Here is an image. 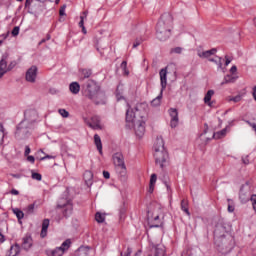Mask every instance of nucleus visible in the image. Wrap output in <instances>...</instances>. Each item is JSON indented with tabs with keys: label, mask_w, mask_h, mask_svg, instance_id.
Segmentation results:
<instances>
[{
	"label": "nucleus",
	"mask_w": 256,
	"mask_h": 256,
	"mask_svg": "<svg viewBox=\"0 0 256 256\" xmlns=\"http://www.w3.org/2000/svg\"><path fill=\"white\" fill-rule=\"evenodd\" d=\"M147 103L137 104L134 110H127L126 121L132 123L137 137L145 135V117H147Z\"/></svg>",
	"instance_id": "nucleus-1"
},
{
	"label": "nucleus",
	"mask_w": 256,
	"mask_h": 256,
	"mask_svg": "<svg viewBox=\"0 0 256 256\" xmlns=\"http://www.w3.org/2000/svg\"><path fill=\"white\" fill-rule=\"evenodd\" d=\"M27 161H29V163H35V157L34 156H28Z\"/></svg>",
	"instance_id": "nucleus-53"
},
{
	"label": "nucleus",
	"mask_w": 256,
	"mask_h": 256,
	"mask_svg": "<svg viewBox=\"0 0 256 256\" xmlns=\"http://www.w3.org/2000/svg\"><path fill=\"white\" fill-rule=\"evenodd\" d=\"M32 179H34L36 181H41V179H43V176H41L40 173L32 172Z\"/></svg>",
	"instance_id": "nucleus-40"
},
{
	"label": "nucleus",
	"mask_w": 256,
	"mask_h": 256,
	"mask_svg": "<svg viewBox=\"0 0 256 256\" xmlns=\"http://www.w3.org/2000/svg\"><path fill=\"white\" fill-rule=\"evenodd\" d=\"M79 27H85V17L80 16Z\"/></svg>",
	"instance_id": "nucleus-47"
},
{
	"label": "nucleus",
	"mask_w": 256,
	"mask_h": 256,
	"mask_svg": "<svg viewBox=\"0 0 256 256\" xmlns=\"http://www.w3.org/2000/svg\"><path fill=\"white\" fill-rule=\"evenodd\" d=\"M69 90L71 93H73V95H77L79 91H81V85H79L77 82H72L69 85Z\"/></svg>",
	"instance_id": "nucleus-24"
},
{
	"label": "nucleus",
	"mask_w": 256,
	"mask_h": 256,
	"mask_svg": "<svg viewBox=\"0 0 256 256\" xmlns=\"http://www.w3.org/2000/svg\"><path fill=\"white\" fill-rule=\"evenodd\" d=\"M84 121L91 127V129H102L101 118H99V116H93L91 121H88L87 118H85Z\"/></svg>",
	"instance_id": "nucleus-13"
},
{
	"label": "nucleus",
	"mask_w": 256,
	"mask_h": 256,
	"mask_svg": "<svg viewBox=\"0 0 256 256\" xmlns=\"http://www.w3.org/2000/svg\"><path fill=\"white\" fill-rule=\"evenodd\" d=\"M154 221H159V216H155Z\"/></svg>",
	"instance_id": "nucleus-62"
},
{
	"label": "nucleus",
	"mask_w": 256,
	"mask_h": 256,
	"mask_svg": "<svg viewBox=\"0 0 256 256\" xmlns=\"http://www.w3.org/2000/svg\"><path fill=\"white\" fill-rule=\"evenodd\" d=\"M87 15H89V11H84L82 17H84V19H87Z\"/></svg>",
	"instance_id": "nucleus-59"
},
{
	"label": "nucleus",
	"mask_w": 256,
	"mask_h": 256,
	"mask_svg": "<svg viewBox=\"0 0 256 256\" xmlns=\"http://www.w3.org/2000/svg\"><path fill=\"white\" fill-rule=\"evenodd\" d=\"M24 120L26 122V125H33L35 121L39 118V115L37 114L36 110H27L24 114Z\"/></svg>",
	"instance_id": "nucleus-10"
},
{
	"label": "nucleus",
	"mask_w": 256,
	"mask_h": 256,
	"mask_svg": "<svg viewBox=\"0 0 256 256\" xmlns=\"http://www.w3.org/2000/svg\"><path fill=\"white\" fill-rule=\"evenodd\" d=\"M3 241H5V236H3V234L0 233V243H3Z\"/></svg>",
	"instance_id": "nucleus-60"
},
{
	"label": "nucleus",
	"mask_w": 256,
	"mask_h": 256,
	"mask_svg": "<svg viewBox=\"0 0 256 256\" xmlns=\"http://www.w3.org/2000/svg\"><path fill=\"white\" fill-rule=\"evenodd\" d=\"M59 115H61V117H63L64 119H67V117H69V111L65 110V109H59L58 110Z\"/></svg>",
	"instance_id": "nucleus-38"
},
{
	"label": "nucleus",
	"mask_w": 256,
	"mask_h": 256,
	"mask_svg": "<svg viewBox=\"0 0 256 256\" xmlns=\"http://www.w3.org/2000/svg\"><path fill=\"white\" fill-rule=\"evenodd\" d=\"M95 220L97 221V223H104L105 222V214L97 212L95 215Z\"/></svg>",
	"instance_id": "nucleus-32"
},
{
	"label": "nucleus",
	"mask_w": 256,
	"mask_h": 256,
	"mask_svg": "<svg viewBox=\"0 0 256 256\" xmlns=\"http://www.w3.org/2000/svg\"><path fill=\"white\" fill-rule=\"evenodd\" d=\"M65 9H67V5H63L60 8L59 15H61L62 17H63V15H65Z\"/></svg>",
	"instance_id": "nucleus-46"
},
{
	"label": "nucleus",
	"mask_w": 256,
	"mask_h": 256,
	"mask_svg": "<svg viewBox=\"0 0 256 256\" xmlns=\"http://www.w3.org/2000/svg\"><path fill=\"white\" fill-rule=\"evenodd\" d=\"M160 75V83H161V90L165 91L167 89V68H163L159 72Z\"/></svg>",
	"instance_id": "nucleus-14"
},
{
	"label": "nucleus",
	"mask_w": 256,
	"mask_h": 256,
	"mask_svg": "<svg viewBox=\"0 0 256 256\" xmlns=\"http://www.w3.org/2000/svg\"><path fill=\"white\" fill-rule=\"evenodd\" d=\"M3 139H5V127L0 124V146L3 145Z\"/></svg>",
	"instance_id": "nucleus-34"
},
{
	"label": "nucleus",
	"mask_w": 256,
	"mask_h": 256,
	"mask_svg": "<svg viewBox=\"0 0 256 256\" xmlns=\"http://www.w3.org/2000/svg\"><path fill=\"white\" fill-rule=\"evenodd\" d=\"M103 177L104 179H110L111 174L108 171H103Z\"/></svg>",
	"instance_id": "nucleus-51"
},
{
	"label": "nucleus",
	"mask_w": 256,
	"mask_h": 256,
	"mask_svg": "<svg viewBox=\"0 0 256 256\" xmlns=\"http://www.w3.org/2000/svg\"><path fill=\"white\" fill-rule=\"evenodd\" d=\"M13 37H17L19 35V26H15L12 30Z\"/></svg>",
	"instance_id": "nucleus-45"
},
{
	"label": "nucleus",
	"mask_w": 256,
	"mask_h": 256,
	"mask_svg": "<svg viewBox=\"0 0 256 256\" xmlns=\"http://www.w3.org/2000/svg\"><path fill=\"white\" fill-rule=\"evenodd\" d=\"M208 61H210L211 63H216L219 69L223 67V58L221 57L216 56V59L209 58Z\"/></svg>",
	"instance_id": "nucleus-31"
},
{
	"label": "nucleus",
	"mask_w": 256,
	"mask_h": 256,
	"mask_svg": "<svg viewBox=\"0 0 256 256\" xmlns=\"http://www.w3.org/2000/svg\"><path fill=\"white\" fill-rule=\"evenodd\" d=\"M163 150H165V142L163 141V137L158 136L154 144V151H163Z\"/></svg>",
	"instance_id": "nucleus-17"
},
{
	"label": "nucleus",
	"mask_w": 256,
	"mask_h": 256,
	"mask_svg": "<svg viewBox=\"0 0 256 256\" xmlns=\"http://www.w3.org/2000/svg\"><path fill=\"white\" fill-rule=\"evenodd\" d=\"M235 81H237V76L228 74L224 77V81L221 82V85H227V83H235Z\"/></svg>",
	"instance_id": "nucleus-28"
},
{
	"label": "nucleus",
	"mask_w": 256,
	"mask_h": 256,
	"mask_svg": "<svg viewBox=\"0 0 256 256\" xmlns=\"http://www.w3.org/2000/svg\"><path fill=\"white\" fill-rule=\"evenodd\" d=\"M121 69H123L125 75H129V70H127V61L121 63Z\"/></svg>",
	"instance_id": "nucleus-41"
},
{
	"label": "nucleus",
	"mask_w": 256,
	"mask_h": 256,
	"mask_svg": "<svg viewBox=\"0 0 256 256\" xmlns=\"http://www.w3.org/2000/svg\"><path fill=\"white\" fill-rule=\"evenodd\" d=\"M161 99H163V90H161L160 94L151 101V106L159 107V105H161Z\"/></svg>",
	"instance_id": "nucleus-25"
},
{
	"label": "nucleus",
	"mask_w": 256,
	"mask_h": 256,
	"mask_svg": "<svg viewBox=\"0 0 256 256\" xmlns=\"http://www.w3.org/2000/svg\"><path fill=\"white\" fill-rule=\"evenodd\" d=\"M33 3V0H26L25 1V8L29 9L31 7V4Z\"/></svg>",
	"instance_id": "nucleus-49"
},
{
	"label": "nucleus",
	"mask_w": 256,
	"mask_h": 256,
	"mask_svg": "<svg viewBox=\"0 0 256 256\" xmlns=\"http://www.w3.org/2000/svg\"><path fill=\"white\" fill-rule=\"evenodd\" d=\"M252 95H253L254 100L256 101V86L253 87Z\"/></svg>",
	"instance_id": "nucleus-58"
},
{
	"label": "nucleus",
	"mask_w": 256,
	"mask_h": 256,
	"mask_svg": "<svg viewBox=\"0 0 256 256\" xmlns=\"http://www.w3.org/2000/svg\"><path fill=\"white\" fill-rule=\"evenodd\" d=\"M171 29H173V16L164 13L156 26V37L160 41H167L171 37Z\"/></svg>",
	"instance_id": "nucleus-2"
},
{
	"label": "nucleus",
	"mask_w": 256,
	"mask_h": 256,
	"mask_svg": "<svg viewBox=\"0 0 256 256\" xmlns=\"http://www.w3.org/2000/svg\"><path fill=\"white\" fill-rule=\"evenodd\" d=\"M214 240L220 253H229L231 251V242L225 237V234L219 236V230L214 231Z\"/></svg>",
	"instance_id": "nucleus-4"
},
{
	"label": "nucleus",
	"mask_w": 256,
	"mask_h": 256,
	"mask_svg": "<svg viewBox=\"0 0 256 256\" xmlns=\"http://www.w3.org/2000/svg\"><path fill=\"white\" fill-rule=\"evenodd\" d=\"M84 180L89 183L91 181H93V172L92 171H86L84 173Z\"/></svg>",
	"instance_id": "nucleus-33"
},
{
	"label": "nucleus",
	"mask_w": 256,
	"mask_h": 256,
	"mask_svg": "<svg viewBox=\"0 0 256 256\" xmlns=\"http://www.w3.org/2000/svg\"><path fill=\"white\" fill-rule=\"evenodd\" d=\"M230 73H232V75H234V73H237V66H232L230 69Z\"/></svg>",
	"instance_id": "nucleus-54"
},
{
	"label": "nucleus",
	"mask_w": 256,
	"mask_h": 256,
	"mask_svg": "<svg viewBox=\"0 0 256 256\" xmlns=\"http://www.w3.org/2000/svg\"><path fill=\"white\" fill-rule=\"evenodd\" d=\"M250 200L252 202V206H253L254 211H256V194L252 195Z\"/></svg>",
	"instance_id": "nucleus-44"
},
{
	"label": "nucleus",
	"mask_w": 256,
	"mask_h": 256,
	"mask_svg": "<svg viewBox=\"0 0 256 256\" xmlns=\"http://www.w3.org/2000/svg\"><path fill=\"white\" fill-rule=\"evenodd\" d=\"M154 159L156 165H159L163 169L169 159V154H167V150H154Z\"/></svg>",
	"instance_id": "nucleus-6"
},
{
	"label": "nucleus",
	"mask_w": 256,
	"mask_h": 256,
	"mask_svg": "<svg viewBox=\"0 0 256 256\" xmlns=\"http://www.w3.org/2000/svg\"><path fill=\"white\" fill-rule=\"evenodd\" d=\"M165 185H166L167 189L169 190L170 189L169 184L165 183Z\"/></svg>",
	"instance_id": "nucleus-63"
},
{
	"label": "nucleus",
	"mask_w": 256,
	"mask_h": 256,
	"mask_svg": "<svg viewBox=\"0 0 256 256\" xmlns=\"http://www.w3.org/2000/svg\"><path fill=\"white\" fill-rule=\"evenodd\" d=\"M49 229V219H44L42 222L41 237H47V230Z\"/></svg>",
	"instance_id": "nucleus-23"
},
{
	"label": "nucleus",
	"mask_w": 256,
	"mask_h": 256,
	"mask_svg": "<svg viewBox=\"0 0 256 256\" xmlns=\"http://www.w3.org/2000/svg\"><path fill=\"white\" fill-rule=\"evenodd\" d=\"M71 247V240H66L60 247H56L54 250H47L46 255L48 256H63L65 251H68Z\"/></svg>",
	"instance_id": "nucleus-5"
},
{
	"label": "nucleus",
	"mask_w": 256,
	"mask_h": 256,
	"mask_svg": "<svg viewBox=\"0 0 256 256\" xmlns=\"http://www.w3.org/2000/svg\"><path fill=\"white\" fill-rule=\"evenodd\" d=\"M254 25L256 26V18L254 19Z\"/></svg>",
	"instance_id": "nucleus-64"
},
{
	"label": "nucleus",
	"mask_w": 256,
	"mask_h": 256,
	"mask_svg": "<svg viewBox=\"0 0 256 256\" xmlns=\"http://www.w3.org/2000/svg\"><path fill=\"white\" fill-rule=\"evenodd\" d=\"M215 53H217V50L215 48H212L208 51H199L198 57H200L201 59H209V57H211V55H215Z\"/></svg>",
	"instance_id": "nucleus-18"
},
{
	"label": "nucleus",
	"mask_w": 256,
	"mask_h": 256,
	"mask_svg": "<svg viewBox=\"0 0 256 256\" xmlns=\"http://www.w3.org/2000/svg\"><path fill=\"white\" fill-rule=\"evenodd\" d=\"M113 163L117 169H120L122 173H125V159L123 158V154L117 152L113 155Z\"/></svg>",
	"instance_id": "nucleus-8"
},
{
	"label": "nucleus",
	"mask_w": 256,
	"mask_h": 256,
	"mask_svg": "<svg viewBox=\"0 0 256 256\" xmlns=\"http://www.w3.org/2000/svg\"><path fill=\"white\" fill-rule=\"evenodd\" d=\"M94 143L100 155H103V144L101 143V137L99 136V134L94 135Z\"/></svg>",
	"instance_id": "nucleus-21"
},
{
	"label": "nucleus",
	"mask_w": 256,
	"mask_h": 256,
	"mask_svg": "<svg viewBox=\"0 0 256 256\" xmlns=\"http://www.w3.org/2000/svg\"><path fill=\"white\" fill-rule=\"evenodd\" d=\"M169 115L171 117L170 126L172 129H175L179 125V112L175 108H170Z\"/></svg>",
	"instance_id": "nucleus-11"
},
{
	"label": "nucleus",
	"mask_w": 256,
	"mask_h": 256,
	"mask_svg": "<svg viewBox=\"0 0 256 256\" xmlns=\"http://www.w3.org/2000/svg\"><path fill=\"white\" fill-rule=\"evenodd\" d=\"M11 195H19V190H16V189H12L10 191Z\"/></svg>",
	"instance_id": "nucleus-57"
},
{
	"label": "nucleus",
	"mask_w": 256,
	"mask_h": 256,
	"mask_svg": "<svg viewBox=\"0 0 256 256\" xmlns=\"http://www.w3.org/2000/svg\"><path fill=\"white\" fill-rule=\"evenodd\" d=\"M239 199L242 204H245L249 201V192L245 191L243 187L240 189Z\"/></svg>",
	"instance_id": "nucleus-22"
},
{
	"label": "nucleus",
	"mask_w": 256,
	"mask_h": 256,
	"mask_svg": "<svg viewBox=\"0 0 256 256\" xmlns=\"http://www.w3.org/2000/svg\"><path fill=\"white\" fill-rule=\"evenodd\" d=\"M31 247H33V238H31V236H25L22 239V249L29 251Z\"/></svg>",
	"instance_id": "nucleus-15"
},
{
	"label": "nucleus",
	"mask_w": 256,
	"mask_h": 256,
	"mask_svg": "<svg viewBox=\"0 0 256 256\" xmlns=\"http://www.w3.org/2000/svg\"><path fill=\"white\" fill-rule=\"evenodd\" d=\"M225 59H226L225 65H226V67H227V65H229L232 60H231V58H229V56H225Z\"/></svg>",
	"instance_id": "nucleus-55"
},
{
	"label": "nucleus",
	"mask_w": 256,
	"mask_h": 256,
	"mask_svg": "<svg viewBox=\"0 0 256 256\" xmlns=\"http://www.w3.org/2000/svg\"><path fill=\"white\" fill-rule=\"evenodd\" d=\"M171 53H176V54H178V55H181V53H183V48H181V47L173 48V49L171 50Z\"/></svg>",
	"instance_id": "nucleus-42"
},
{
	"label": "nucleus",
	"mask_w": 256,
	"mask_h": 256,
	"mask_svg": "<svg viewBox=\"0 0 256 256\" xmlns=\"http://www.w3.org/2000/svg\"><path fill=\"white\" fill-rule=\"evenodd\" d=\"M26 212L28 215H33V213H35V202L27 206Z\"/></svg>",
	"instance_id": "nucleus-36"
},
{
	"label": "nucleus",
	"mask_w": 256,
	"mask_h": 256,
	"mask_svg": "<svg viewBox=\"0 0 256 256\" xmlns=\"http://www.w3.org/2000/svg\"><path fill=\"white\" fill-rule=\"evenodd\" d=\"M12 211H13L14 215H16L18 221H21V219H23V217H25V214L19 208H13Z\"/></svg>",
	"instance_id": "nucleus-30"
},
{
	"label": "nucleus",
	"mask_w": 256,
	"mask_h": 256,
	"mask_svg": "<svg viewBox=\"0 0 256 256\" xmlns=\"http://www.w3.org/2000/svg\"><path fill=\"white\" fill-rule=\"evenodd\" d=\"M30 127L26 121L19 123L15 132L16 139H26L27 135H29Z\"/></svg>",
	"instance_id": "nucleus-7"
},
{
	"label": "nucleus",
	"mask_w": 256,
	"mask_h": 256,
	"mask_svg": "<svg viewBox=\"0 0 256 256\" xmlns=\"http://www.w3.org/2000/svg\"><path fill=\"white\" fill-rule=\"evenodd\" d=\"M228 201V213H233L235 211V202L232 199H227Z\"/></svg>",
	"instance_id": "nucleus-35"
},
{
	"label": "nucleus",
	"mask_w": 256,
	"mask_h": 256,
	"mask_svg": "<svg viewBox=\"0 0 256 256\" xmlns=\"http://www.w3.org/2000/svg\"><path fill=\"white\" fill-rule=\"evenodd\" d=\"M37 80V66H32L26 71V81L35 83Z\"/></svg>",
	"instance_id": "nucleus-12"
},
{
	"label": "nucleus",
	"mask_w": 256,
	"mask_h": 256,
	"mask_svg": "<svg viewBox=\"0 0 256 256\" xmlns=\"http://www.w3.org/2000/svg\"><path fill=\"white\" fill-rule=\"evenodd\" d=\"M157 183V174H152L150 178V185H155Z\"/></svg>",
	"instance_id": "nucleus-43"
},
{
	"label": "nucleus",
	"mask_w": 256,
	"mask_h": 256,
	"mask_svg": "<svg viewBox=\"0 0 256 256\" xmlns=\"http://www.w3.org/2000/svg\"><path fill=\"white\" fill-rule=\"evenodd\" d=\"M243 99V96L241 95H237L235 97H228V101L231 102L233 101V103H239V101H241Z\"/></svg>",
	"instance_id": "nucleus-37"
},
{
	"label": "nucleus",
	"mask_w": 256,
	"mask_h": 256,
	"mask_svg": "<svg viewBox=\"0 0 256 256\" xmlns=\"http://www.w3.org/2000/svg\"><path fill=\"white\" fill-rule=\"evenodd\" d=\"M154 256H161L164 253L163 248H159V246H155V252Z\"/></svg>",
	"instance_id": "nucleus-39"
},
{
	"label": "nucleus",
	"mask_w": 256,
	"mask_h": 256,
	"mask_svg": "<svg viewBox=\"0 0 256 256\" xmlns=\"http://www.w3.org/2000/svg\"><path fill=\"white\" fill-rule=\"evenodd\" d=\"M29 153H31V148L29 146H26L24 152L25 157L29 156Z\"/></svg>",
	"instance_id": "nucleus-50"
},
{
	"label": "nucleus",
	"mask_w": 256,
	"mask_h": 256,
	"mask_svg": "<svg viewBox=\"0 0 256 256\" xmlns=\"http://www.w3.org/2000/svg\"><path fill=\"white\" fill-rule=\"evenodd\" d=\"M215 95V91L208 90L204 97V103L208 105V107H213V102H211V98Z\"/></svg>",
	"instance_id": "nucleus-19"
},
{
	"label": "nucleus",
	"mask_w": 256,
	"mask_h": 256,
	"mask_svg": "<svg viewBox=\"0 0 256 256\" xmlns=\"http://www.w3.org/2000/svg\"><path fill=\"white\" fill-rule=\"evenodd\" d=\"M142 41L137 39L134 44H133V49H137V47H139V45H141Z\"/></svg>",
	"instance_id": "nucleus-48"
},
{
	"label": "nucleus",
	"mask_w": 256,
	"mask_h": 256,
	"mask_svg": "<svg viewBox=\"0 0 256 256\" xmlns=\"http://www.w3.org/2000/svg\"><path fill=\"white\" fill-rule=\"evenodd\" d=\"M116 98H117V101H121V99H124V97H123V84H119L117 86Z\"/></svg>",
	"instance_id": "nucleus-29"
},
{
	"label": "nucleus",
	"mask_w": 256,
	"mask_h": 256,
	"mask_svg": "<svg viewBox=\"0 0 256 256\" xmlns=\"http://www.w3.org/2000/svg\"><path fill=\"white\" fill-rule=\"evenodd\" d=\"M229 133V126L213 134V139H223Z\"/></svg>",
	"instance_id": "nucleus-20"
},
{
	"label": "nucleus",
	"mask_w": 256,
	"mask_h": 256,
	"mask_svg": "<svg viewBox=\"0 0 256 256\" xmlns=\"http://www.w3.org/2000/svg\"><path fill=\"white\" fill-rule=\"evenodd\" d=\"M153 191H155V185L154 184H150V186H149V193H153Z\"/></svg>",
	"instance_id": "nucleus-56"
},
{
	"label": "nucleus",
	"mask_w": 256,
	"mask_h": 256,
	"mask_svg": "<svg viewBox=\"0 0 256 256\" xmlns=\"http://www.w3.org/2000/svg\"><path fill=\"white\" fill-rule=\"evenodd\" d=\"M83 33H87V30L85 29V26L82 27Z\"/></svg>",
	"instance_id": "nucleus-61"
},
{
	"label": "nucleus",
	"mask_w": 256,
	"mask_h": 256,
	"mask_svg": "<svg viewBox=\"0 0 256 256\" xmlns=\"http://www.w3.org/2000/svg\"><path fill=\"white\" fill-rule=\"evenodd\" d=\"M58 209L64 208V216L71 215V211H73V204L71 202H67L66 204H58Z\"/></svg>",
	"instance_id": "nucleus-16"
},
{
	"label": "nucleus",
	"mask_w": 256,
	"mask_h": 256,
	"mask_svg": "<svg viewBox=\"0 0 256 256\" xmlns=\"http://www.w3.org/2000/svg\"><path fill=\"white\" fill-rule=\"evenodd\" d=\"M15 65H17V63L11 62L9 66H7V56H3L0 60V79L7 73V71H11Z\"/></svg>",
	"instance_id": "nucleus-9"
},
{
	"label": "nucleus",
	"mask_w": 256,
	"mask_h": 256,
	"mask_svg": "<svg viewBox=\"0 0 256 256\" xmlns=\"http://www.w3.org/2000/svg\"><path fill=\"white\" fill-rule=\"evenodd\" d=\"M80 79L83 80V79H89L92 75V71L91 69H81L80 70Z\"/></svg>",
	"instance_id": "nucleus-27"
},
{
	"label": "nucleus",
	"mask_w": 256,
	"mask_h": 256,
	"mask_svg": "<svg viewBox=\"0 0 256 256\" xmlns=\"http://www.w3.org/2000/svg\"><path fill=\"white\" fill-rule=\"evenodd\" d=\"M45 159H55V156L46 155L40 159V161H45Z\"/></svg>",
	"instance_id": "nucleus-52"
},
{
	"label": "nucleus",
	"mask_w": 256,
	"mask_h": 256,
	"mask_svg": "<svg viewBox=\"0 0 256 256\" xmlns=\"http://www.w3.org/2000/svg\"><path fill=\"white\" fill-rule=\"evenodd\" d=\"M181 209L184 211V213H186V215H188V217L191 216V212H189V201L186 199H183L181 201Z\"/></svg>",
	"instance_id": "nucleus-26"
},
{
	"label": "nucleus",
	"mask_w": 256,
	"mask_h": 256,
	"mask_svg": "<svg viewBox=\"0 0 256 256\" xmlns=\"http://www.w3.org/2000/svg\"><path fill=\"white\" fill-rule=\"evenodd\" d=\"M99 86L94 80H88L85 84V95L96 105H105V93L99 91Z\"/></svg>",
	"instance_id": "nucleus-3"
}]
</instances>
